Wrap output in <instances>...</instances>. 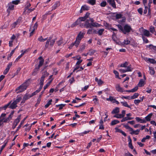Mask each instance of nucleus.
<instances>
[{
    "mask_svg": "<svg viewBox=\"0 0 156 156\" xmlns=\"http://www.w3.org/2000/svg\"><path fill=\"white\" fill-rule=\"evenodd\" d=\"M55 39H52V40H51V41H50L49 42L50 45V46H51V47H52L53 46V45L55 42Z\"/></svg>",
    "mask_w": 156,
    "mask_h": 156,
    "instance_id": "a18cd8bd",
    "label": "nucleus"
},
{
    "mask_svg": "<svg viewBox=\"0 0 156 156\" xmlns=\"http://www.w3.org/2000/svg\"><path fill=\"white\" fill-rule=\"evenodd\" d=\"M64 42L63 41V39L62 38H61L60 40L57 41V43L58 44V45L59 46H60Z\"/></svg>",
    "mask_w": 156,
    "mask_h": 156,
    "instance_id": "72a5a7b5",
    "label": "nucleus"
},
{
    "mask_svg": "<svg viewBox=\"0 0 156 156\" xmlns=\"http://www.w3.org/2000/svg\"><path fill=\"white\" fill-rule=\"evenodd\" d=\"M81 22V21L80 19L79 18L77 19V20L74 23L72 24V27H73L75 26V25H78Z\"/></svg>",
    "mask_w": 156,
    "mask_h": 156,
    "instance_id": "5701e85b",
    "label": "nucleus"
},
{
    "mask_svg": "<svg viewBox=\"0 0 156 156\" xmlns=\"http://www.w3.org/2000/svg\"><path fill=\"white\" fill-rule=\"evenodd\" d=\"M90 21L92 23V27H98L100 26V25L96 22L94 23V20L92 18L90 19Z\"/></svg>",
    "mask_w": 156,
    "mask_h": 156,
    "instance_id": "4468645a",
    "label": "nucleus"
},
{
    "mask_svg": "<svg viewBox=\"0 0 156 156\" xmlns=\"http://www.w3.org/2000/svg\"><path fill=\"white\" fill-rule=\"evenodd\" d=\"M23 55V54H21L20 55H19L16 59L15 62H17L19 59Z\"/></svg>",
    "mask_w": 156,
    "mask_h": 156,
    "instance_id": "e2e57ef3",
    "label": "nucleus"
},
{
    "mask_svg": "<svg viewBox=\"0 0 156 156\" xmlns=\"http://www.w3.org/2000/svg\"><path fill=\"white\" fill-rule=\"evenodd\" d=\"M77 44V43L75 41L74 42L72 43L69 45V46L68 47V48L69 49H71L74 46H75L77 48L78 47L79 44Z\"/></svg>",
    "mask_w": 156,
    "mask_h": 156,
    "instance_id": "412c9836",
    "label": "nucleus"
},
{
    "mask_svg": "<svg viewBox=\"0 0 156 156\" xmlns=\"http://www.w3.org/2000/svg\"><path fill=\"white\" fill-rule=\"evenodd\" d=\"M131 66L130 65L129 66H127L126 69H125L126 70V71L127 72H130L132 71V69L131 68Z\"/></svg>",
    "mask_w": 156,
    "mask_h": 156,
    "instance_id": "603ef678",
    "label": "nucleus"
},
{
    "mask_svg": "<svg viewBox=\"0 0 156 156\" xmlns=\"http://www.w3.org/2000/svg\"><path fill=\"white\" fill-rule=\"evenodd\" d=\"M135 119L138 122H140L141 123L146 122V121L144 119H141L140 118L138 117H136Z\"/></svg>",
    "mask_w": 156,
    "mask_h": 156,
    "instance_id": "b1692460",
    "label": "nucleus"
},
{
    "mask_svg": "<svg viewBox=\"0 0 156 156\" xmlns=\"http://www.w3.org/2000/svg\"><path fill=\"white\" fill-rule=\"evenodd\" d=\"M140 102H141L140 100L136 99L134 101V103L136 105H138Z\"/></svg>",
    "mask_w": 156,
    "mask_h": 156,
    "instance_id": "de8ad7c7",
    "label": "nucleus"
},
{
    "mask_svg": "<svg viewBox=\"0 0 156 156\" xmlns=\"http://www.w3.org/2000/svg\"><path fill=\"white\" fill-rule=\"evenodd\" d=\"M121 103L122 104L123 106L125 107H128L131 108V107L128 105L127 103L126 102H121Z\"/></svg>",
    "mask_w": 156,
    "mask_h": 156,
    "instance_id": "7c9ffc66",
    "label": "nucleus"
},
{
    "mask_svg": "<svg viewBox=\"0 0 156 156\" xmlns=\"http://www.w3.org/2000/svg\"><path fill=\"white\" fill-rule=\"evenodd\" d=\"M114 117L116 118H122V116L121 115V114H117L115 115H114L113 116Z\"/></svg>",
    "mask_w": 156,
    "mask_h": 156,
    "instance_id": "3c124183",
    "label": "nucleus"
},
{
    "mask_svg": "<svg viewBox=\"0 0 156 156\" xmlns=\"http://www.w3.org/2000/svg\"><path fill=\"white\" fill-rule=\"evenodd\" d=\"M138 87H137V86L135 87L134 88H133L131 90H132V92H134L136 91L137 90H138Z\"/></svg>",
    "mask_w": 156,
    "mask_h": 156,
    "instance_id": "69168bd1",
    "label": "nucleus"
},
{
    "mask_svg": "<svg viewBox=\"0 0 156 156\" xmlns=\"http://www.w3.org/2000/svg\"><path fill=\"white\" fill-rule=\"evenodd\" d=\"M149 70L150 74L151 75H153L155 73V71L153 68L151 67H149Z\"/></svg>",
    "mask_w": 156,
    "mask_h": 156,
    "instance_id": "cd10ccee",
    "label": "nucleus"
},
{
    "mask_svg": "<svg viewBox=\"0 0 156 156\" xmlns=\"http://www.w3.org/2000/svg\"><path fill=\"white\" fill-rule=\"evenodd\" d=\"M124 126L125 128H126V129H129V131H130L133 130V128L130 127L128 125H126Z\"/></svg>",
    "mask_w": 156,
    "mask_h": 156,
    "instance_id": "09e8293b",
    "label": "nucleus"
},
{
    "mask_svg": "<svg viewBox=\"0 0 156 156\" xmlns=\"http://www.w3.org/2000/svg\"><path fill=\"white\" fill-rule=\"evenodd\" d=\"M122 15L121 14H117L116 15V18L117 19L121 18L122 17Z\"/></svg>",
    "mask_w": 156,
    "mask_h": 156,
    "instance_id": "338daca9",
    "label": "nucleus"
},
{
    "mask_svg": "<svg viewBox=\"0 0 156 156\" xmlns=\"http://www.w3.org/2000/svg\"><path fill=\"white\" fill-rule=\"evenodd\" d=\"M22 98L21 97H17L16 99L12 102V101H10L9 102L10 103L9 108L12 109L15 108L17 107V104L21 100Z\"/></svg>",
    "mask_w": 156,
    "mask_h": 156,
    "instance_id": "7ed1b4c3",
    "label": "nucleus"
},
{
    "mask_svg": "<svg viewBox=\"0 0 156 156\" xmlns=\"http://www.w3.org/2000/svg\"><path fill=\"white\" fill-rule=\"evenodd\" d=\"M130 43V41L128 40V39H126L125 40L123 41V43L125 44H128Z\"/></svg>",
    "mask_w": 156,
    "mask_h": 156,
    "instance_id": "864d4df0",
    "label": "nucleus"
},
{
    "mask_svg": "<svg viewBox=\"0 0 156 156\" xmlns=\"http://www.w3.org/2000/svg\"><path fill=\"white\" fill-rule=\"evenodd\" d=\"M106 5V2L105 1H103L101 3V6L102 7H104Z\"/></svg>",
    "mask_w": 156,
    "mask_h": 156,
    "instance_id": "bf43d9fd",
    "label": "nucleus"
},
{
    "mask_svg": "<svg viewBox=\"0 0 156 156\" xmlns=\"http://www.w3.org/2000/svg\"><path fill=\"white\" fill-rule=\"evenodd\" d=\"M26 119V117L24 118L21 122L20 125L18 126L17 127L16 131H17L21 127V125L23 124V123L24 121H25Z\"/></svg>",
    "mask_w": 156,
    "mask_h": 156,
    "instance_id": "473e14b6",
    "label": "nucleus"
},
{
    "mask_svg": "<svg viewBox=\"0 0 156 156\" xmlns=\"http://www.w3.org/2000/svg\"><path fill=\"white\" fill-rule=\"evenodd\" d=\"M142 37L144 42L145 43H148V41L147 39L143 35H142Z\"/></svg>",
    "mask_w": 156,
    "mask_h": 156,
    "instance_id": "37998d69",
    "label": "nucleus"
},
{
    "mask_svg": "<svg viewBox=\"0 0 156 156\" xmlns=\"http://www.w3.org/2000/svg\"><path fill=\"white\" fill-rule=\"evenodd\" d=\"M151 35L148 30L146 29H144L143 31V34L142 35H143L144 36H145L147 37H149Z\"/></svg>",
    "mask_w": 156,
    "mask_h": 156,
    "instance_id": "f8f14e48",
    "label": "nucleus"
},
{
    "mask_svg": "<svg viewBox=\"0 0 156 156\" xmlns=\"http://www.w3.org/2000/svg\"><path fill=\"white\" fill-rule=\"evenodd\" d=\"M20 2V0H16L14 1H13L11 3H12L13 5L15 4V5H18Z\"/></svg>",
    "mask_w": 156,
    "mask_h": 156,
    "instance_id": "c03bdc74",
    "label": "nucleus"
},
{
    "mask_svg": "<svg viewBox=\"0 0 156 156\" xmlns=\"http://www.w3.org/2000/svg\"><path fill=\"white\" fill-rule=\"evenodd\" d=\"M31 6V4L29 2H27L26 4V6L24 9V11H26L28 9L29 7Z\"/></svg>",
    "mask_w": 156,
    "mask_h": 156,
    "instance_id": "a19ab883",
    "label": "nucleus"
},
{
    "mask_svg": "<svg viewBox=\"0 0 156 156\" xmlns=\"http://www.w3.org/2000/svg\"><path fill=\"white\" fill-rule=\"evenodd\" d=\"M130 131L131 132L130 133L131 134L133 135V134H135L136 135H138L139 134V132L140 131V130L138 129H137L135 131L133 129V130Z\"/></svg>",
    "mask_w": 156,
    "mask_h": 156,
    "instance_id": "a878e982",
    "label": "nucleus"
},
{
    "mask_svg": "<svg viewBox=\"0 0 156 156\" xmlns=\"http://www.w3.org/2000/svg\"><path fill=\"white\" fill-rule=\"evenodd\" d=\"M21 23V19L20 18H19L16 21L13 23L11 25V26L12 28H15L16 26L18 24H20Z\"/></svg>",
    "mask_w": 156,
    "mask_h": 156,
    "instance_id": "1a4fd4ad",
    "label": "nucleus"
},
{
    "mask_svg": "<svg viewBox=\"0 0 156 156\" xmlns=\"http://www.w3.org/2000/svg\"><path fill=\"white\" fill-rule=\"evenodd\" d=\"M150 31L151 33H153L155 31V29L153 27L151 26L150 28Z\"/></svg>",
    "mask_w": 156,
    "mask_h": 156,
    "instance_id": "4d7b16f0",
    "label": "nucleus"
},
{
    "mask_svg": "<svg viewBox=\"0 0 156 156\" xmlns=\"http://www.w3.org/2000/svg\"><path fill=\"white\" fill-rule=\"evenodd\" d=\"M7 7L8 8L7 11L8 13V15H9L11 11L14 9V5L12 4V3L10 2L8 4Z\"/></svg>",
    "mask_w": 156,
    "mask_h": 156,
    "instance_id": "39448f33",
    "label": "nucleus"
},
{
    "mask_svg": "<svg viewBox=\"0 0 156 156\" xmlns=\"http://www.w3.org/2000/svg\"><path fill=\"white\" fill-rule=\"evenodd\" d=\"M119 112V108L118 107H116L114 109L112 112V114H117Z\"/></svg>",
    "mask_w": 156,
    "mask_h": 156,
    "instance_id": "393cba45",
    "label": "nucleus"
},
{
    "mask_svg": "<svg viewBox=\"0 0 156 156\" xmlns=\"http://www.w3.org/2000/svg\"><path fill=\"white\" fill-rule=\"evenodd\" d=\"M149 62L151 63L155 64L156 63V61L153 59L149 58Z\"/></svg>",
    "mask_w": 156,
    "mask_h": 156,
    "instance_id": "8fccbe9b",
    "label": "nucleus"
},
{
    "mask_svg": "<svg viewBox=\"0 0 156 156\" xmlns=\"http://www.w3.org/2000/svg\"><path fill=\"white\" fill-rule=\"evenodd\" d=\"M52 39V37H49L48 39L47 40V41L46 42L45 44V47L46 48H47L48 47L49 42L50 41H51V39Z\"/></svg>",
    "mask_w": 156,
    "mask_h": 156,
    "instance_id": "c756f323",
    "label": "nucleus"
},
{
    "mask_svg": "<svg viewBox=\"0 0 156 156\" xmlns=\"http://www.w3.org/2000/svg\"><path fill=\"white\" fill-rule=\"evenodd\" d=\"M12 65V62H10L7 65V68L5 69V70L3 72V74L5 75L7 73L9 72L10 67Z\"/></svg>",
    "mask_w": 156,
    "mask_h": 156,
    "instance_id": "9b49d317",
    "label": "nucleus"
},
{
    "mask_svg": "<svg viewBox=\"0 0 156 156\" xmlns=\"http://www.w3.org/2000/svg\"><path fill=\"white\" fill-rule=\"evenodd\" d=\"M31 97L30 94H25L23 98L22 102H24L26 100L28 99Z\"/></svg>",
    "mask_w": 156,
    "mask_h": 156,
    "instance_id": "6ab92c4d",
    "label": "nucleus"
},
{
    "mask_svg": "<svg viewBox=\"0 0 156 156\" xmlns=\"http://www.w3.org/2000/svg\"><path fill=\"white\" fill-rule=\"evenodd\" d=\"M139 96V94L138 93H135L130 98L131 99H134L137 98Z\"/></svg>",
    "mask_w": 156,
    "mask_h": 156,
    "instance_id": "ea45409f",
    "label": "nucleus"
},
{
    "mask_svg": "<svg viewBox=\"0 0 156 156\" xmlns=\"http://www.w3.org/2000/svg\"><path fill=\"white\" fill-rule=\"evenodd\" d=\"M123 118L124 119L125 121H127V120H131L133 119V118L130 117H127V116H126V117H123Z\"/></svg>",
    "mask_w": 156,
    "mask_h": 156,
    "instance_id": "13d9d810",
    "label": "nucleus"
},
{
    "mask_svg": "<svg viewBox=\"0 0 156 156\" xmlns=\"http://www.w3.org/2000/svg\"><path fill=\"white\" fill-rule=\"evenodd\" d=\"M115 129L116 130V132L121 133L124 136H126V134L124 132L122 131V130L119 129L117 127H116L115 128Z\"/></svg>",
    "mask_w": 156,
    "mask_h": 156,
    "instance_id": "aec40b11",
    "label": "nucleus"
},
{
    "mask_svg": "<svg viewBox=\"0 0 156 156\" xmlns=\"http://www.w3.org/2000/svg\"><path fill=\"white\" fill-rule=\"evenodd\" d=\"M89 20H87L85 23L84 25V27H85L86 28H92V23H89Z\"/></svg>",
    "mask_w": 156,
    "mask_h": 156,
    "instance_id": "ddd939ff",
    "label": "nucleus"
},
{
    "mask_svg": "<svg viewBox=\"0 0 156 156\" xmlns=\"http://www.w3.org/2000/svg\"><path fill=\"white\" fill-rule=\"evenodd\" d=\"M93 97L94 98L93 99V101H94V103L95 105H98L99 104L98 100L96 96H93Z\"/></svg>",
    "mask_w": 156,
    "mask_h": 156,
    "instance_id": "bb28decb",
    "label": "nucleus"
},
{
    "mask_svg": "<svg viewBox=\"0 0 156 156\" xmlns=\"http://www.w3.org/2000/svg\"><path fill=\"white\" fill-rule=\"evenodd\" d=\"M145 84V80L143 79H140L138 84V86L139 87H142L144 86Z\"/></svg>",
    "mask_w": 156,
    "mask_h": 156,
    "instance_id": "a211bd4d",
    "label": "nucleus"
},
{
    "mask_svg": "<svg viewBox=\"0 0 156 156\" xmlns=\"http://www.w3.org/2000/svg\"><path fill=\"white\" fill-rule=\"evenodd\" d=\"M38 26V24L37 22H36L34 25V26L33 27V29H32L33 30H35L36 29H37V28Z\"/></svg>",
    "mask_w": 156,
    "mask_h": 156,
    "instance_id": "052dcab7",
    "label": "nucleus"
},
{
    "mask_svg": "<svg viewBox=\"0 0 156 156\" xmlns=\"http://www.w3.org/2000/svg\"><path fill=\"white\" fill-rule=\"evenodd\" d=\"M137 11L141 15L143 14V9L142 8H140L138 9Z\"/></svg>",
    "mask_w": 156,
    "mask_h": 156,
    "instance_id": "6e6d98bb",
    "label": "nucleus"
},
{
    "mask_svg": "<svg viewBox=\"0 0 156 156\" xmlns=\"http://www.w3.org/2000/svg\"><path fill=\"white\" fill-rule=\"evenodd\" d=\"M104 30V29H101L98 30V33L99 35H101L102 34Z\"/></svg>",
    "mask_w": 156,
    "mask_h": 156,
    "instance_id": "49530a36",
    "label": "nucleus"
},
{
    "mask_svg": "<svg viewBox=\"0 0 156 156\" xmlns=\"http://www.w3.org/2000/svg\"><path fill=\"white\" fill-rule=\"evenodd\" d=\"M35 68L33 72L32 73V75L33 76L35 75L38 72L39 69L40 68L36 66H35Z\"/></svg>",
    "mask_w": 156,
    "mask_h": 156,
    "instance_id": "f3484780",
    "label": "nucleus"
},
{
    "mask_svg": "<svg viewBox=\"0 0 156 156\" xmlns=\"http://www.w3.org/2000/svg\"><path fill=\"white\" fill-rule=\"evenodd\" d=\"M108 3H109L112 7L114 8H116V6L115 5V0H107Z\"/></svg>",
    "mask_w": 156,
    "mask_h": 156,
    "instance_id": "9d476101",
    "label": "nucleus"
},
{
    "mask_svg": "<svg viewBox=\"0 0 156 156\" xmlns=\"http://www.w3.org/2000/svg\"><path fill=\"white\" fill-rule=\"evenodd\" d=\"M115 100V99L114 97L112 96H110L108 98H106V100L107 101H112L113 102V101H114V100Z\"/></svg>",
    "mask_w": 156,
    "mask_h": 156,
    "instance_id": "f704fd0d",
    "label": "nucleus"
},
{
    "mask_svg": "<svg viewBox=\"0 0 156 156\" xmlns=\"http://www.w3.org/2000/svg\"><path fill=\"white\" fill-rule=\"evenodd\" d=\"M39 60V64L38 65H35L36 66L40 68L43 64L44 60L41 56L38 58Z\"/></svg>",
    "mask_w": 156,
    "mask_h": 156,
    "instance_id": "6e6552de",
    "label": "nucleus"
},
{
    "mask_svg": "<svg viewBox=\"0 0 156 156\" xmlns=\"http://www.w3.org/2000/svg\"><path fill=\"white\" fill-rule=\"evenodd\" d=\"M128 65V63L127 62H125V63L122 64L120 65V67L126 68Z\"/></svg>",
    "mask_w": 156,
    "mask_h": 156,
    "instance_id": "79ce46f5",
    "label": "nucleus"
},
{
    "mask_svg": "<svg viewBox=\"0 0 156 156\" xmlns=\"http://www.w3.org/2000/svg\"><path fill=\"white\" fill-rule=\"evenodd\" d=\"M153 114L152 113H151L149 114L147 116H146L145 117V120L146 122L149 121L151 120V118Z\"/></svg>",
    "mask_w": 156,
    "mask_h": 156,
    "instance_id": "4be33fe9",
    "label": "nucleus"
},
{
    "mask_svg": "<svg viewBox=\"0 0 156 156\" xmlns=\"http://www.w3.org/2000/svg\"><path fill=\"white\" fill-rule=\"evenodd\" d=\"M116 90L119 92H122L125 91L123 88L121 87L119 84H116L115 86Z\"/></svg>",
    "mask_w": 156,
    "mask_h": 156,
    "instance_id": "423d86ee",
    "label": "nucleus"
},
{
    "mask_svg": "<svg viewBox=\"0 0 156 156\" xmlns=\"http://www.w3.org/2000/svg\"><path fill=\"white\" fill-rule=\"evenodd\" d=\"M117 26L119 30L125 34L129 32L132 30L130 26L128 24L125 25L123 27L120 24L118 25Z\"/></svg>",
    "mask_w": 156,
    "mask_h": 156,
    "instance_id": "f257e3e1",
    "label": "nucleus"
},
{
    "mask_svg": "<svg viewBox=\"0 0 156 156\" xmlns=\"http://www.w3.org/2000/svg\"><path fill=\"white\" fill-rule=\"evenodd\" d=\"M128 139L129 141V146L131 149H133V147L132 145V140L131 139L130 136L129 137Z\"/></svg>",
    "mask_w": 156,
    "mask_h": 156,
    "instance_id": "c85d7f7f",
    "label": "nucleus"
},
{
    "mask_svg": "<svg viewBox=\"0 0 156 156\" xmlns=\"http://www.w3.org/2000/svg\"><path fill=\"white\" fill-rule=\"evenodd\" d=\"M49 75V73H47V72L45 71L43 73L41 77H43V78H44L48 76Z\"/></svg>",
    "mask_w": 156,
    "mask_h": 156,
    "instance_id": "4c0bfd02",
    "label": "nucleus"
},
{
    "mask_svg": "<svg viewBox=\"0 0 156 156\" xmlns=\"http://www.w3.org/2000/svg\"><path fill=\"white\" fill-rule=\"evenodd\" d=\"M89 7L86 5H83L80 11V13H82L83 11L88 10L89 9Z\"/></svg>",
    "mask_w": 156,
    "mask_h": 156,
    "instance_id": "dca6fc26",
    "label": "nucleus"
},
{
    "mask_svg": "<svg viewBox=\"0 0 156 156\" xmlns=\"http://www.w3.org/2000/svg\"><path fill=\"white\" fill-rule=\"evenodd\" d=\"M40 42H43V38L42 36H40L37 39Z\"/></svg>",
    "mask_w": 156,
    "mask_h": 156,
    "instance_id": "774afa93",
    "label": "nucleus"
},
{
    "mask_svg": "<svg viewBox=\"0 0 156 156\" xmlns=\"http://www.w3.org/2000/svg\"><path fill=\"white\" fill-rule=\"evenodd\" d=\"M95 0H88L87 2L92 5H93L95 3Z\"/></svg>",
    "mask_w": 156,
    "mask_h": 156,
    "instance_id": "58836bf2",
    "label": "nucleus"
},
{
    "mask_svg": "<svg viewBox=\"0 0 156 156\" xmlns=\"http://www.w3.org/2000/svg\"><path fill=\"white\" fill-rule=\"evenodd\" d=\"M28 85L29 84L27 81L22 84L19 87H18L16 89V91L17 92V93L23 91L26 89Z\"/></svg>",
    "mask_w": 156,
    "mask_h": 156,
    "instance_id": "f03ea898",
    "label": "nucleus"
},
{
    "mask_svg": "<svg viewBox=\"0 0 156 156\" xmlns=\"http://www.w3.org/2000/svg\"><path fill=\"white\" fill-rule=\"evenodd\" d=\"M60 5V2H56L53 4L52 7V10H55Z\"/></svg>",
    "mask_w": 156,
    "mask_h": 156,
    "instance_id": "2eb2a0df",
    "label": "nucleus"
},
{
    "mask_svg": "<svg viewBox=\"0 0 156 156\" xmlns=\"http://www.w3.org/2000/svg\"><path fill=\"white\" fill-rule=\"evenodd\" d=\"M7 144V142L5 143V144H4V145H3L1 148V149L0 150V153H1L2 151V150H3V149L4 148V147H5L6 145V144Z\"/></svg>",
    "mask_w": 156,
    "mask_h": 156,
    "instance_id": "0e129e2a",
    "label": "nucleus"
},
{
    "mask_svg": "<svg viewBox=\"0 0 156 156\" xmlns=\"http://www.w3.org/2000/svg\"><path fill=\"white\" fill-rule=\"evenodd\" d=\"M113 72L114 73V74H115V76H116V77L120 79V78H119V76L118 72L116 70H114L113 71Z\"/></svg>",
    "mask_w": 156,
    "mask_h": 156,
    "instance_id": "5fc2aeb1",
    "label": "nucleus"
},
{
    "mask_svg": "<svg viewBox=\"0 0 156 156\" xmlns=\"http://www.w3.org/2000/svg\"><path fill=\"white\" fill-rule=\"evenodd\" d=\"M119 122V121L117 120H114L112 121L111 125H115Z\"/></svg>",
    "mask_w": 156,
    "mask_h": 156,
    "instance_id": "c9c22d12",
    "label": "nucleus"
},
{
    "mask_svg": "<svg viewBox=\"0 0 156 156\" xmlns=\"http://www.w3.org/2000/svg\"><path fill=\"white\" fill-rule=\"evenodd\" d=\"M52 99L50 100L49 101L47 102V104L46 105H45L44 106L45 108H48L49 106L51 104V102H52Z\"/></svg>",
    "mask_w": 156,
    "mask_h": 156,
    "instance_id": "e433bc0d",
    "label": "nucleus"
},
{
    "mask_svg": "<svg viewBox=\"0 0 156 156\" xmlns=\"http://www.w3.org/2000/svg\"><path fill=\"white\" fill-rule=\"evenodd\" d=\"M20 119V116H19L15 120L14 122L13 125L12 126V128L13 129H14L16 128L18 123L19 122Z\"/></svg>",
    "mask_w": 156,
    "mask_h": 156,
    "instance_id": "0eeeda50",
    "label": "nucleus"
},
{
    "mask_svg": "<svg viewBox=\"0 0 156 156\" xmlns=\"http://www.w3.org/2000/svg\"><path fill=\"white\" fill-rule=\"evenodd\" d=\"M44 79L43 78V77H41L40 80V84H44Z\"/></svg>",
    "mask_w": 156,
    "mask_h": 156,
    "instance_id": "680f3d73",
    "label": "nucleus"
},
{
    "mask_svg": "<svg viewBox=\"0 0 156 156\" xmlns=\"http://www.w3.org/2000/svg\"><path fill=\"white\" fill-rule=\"evenodd\" d=\"M84 35L83 33L80 32L76 38L75 41L77 43V44H79L80 41L82 38H83Z\"/></svg>",
    "mask_w": 156,
    "mask_h": 156,
    "instance_id": "20e7f679",
    "label": "nucleus"
},
{
    "mask_svg": "<svg viewBox=\"0 0 156 156\" xmlns=\"http://www.w3.org/2000/svg\"><path fill=\"white\" fill-rule=\"evenodd\" d=\"M96 52V51L94 50L90 49L87 53V54H88L90 55H92L94 54Z\"/></svg>",
    "mask_w": 156,
    "mask_h": 156,
    "instance_id": "2f4dec72",
    "label": "nucleus"
}]
</instances>
